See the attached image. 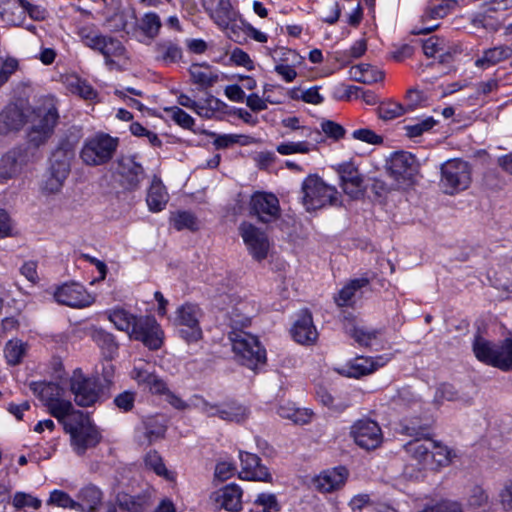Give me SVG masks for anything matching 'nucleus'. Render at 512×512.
I'll return each mask as SVG.
<instances>
[{
  "label": "nucleus",
  "instance_id": "nucleus-13",
  "mask_svg": "<svg viewBox=\"0 0 512 512\" xmlns=\"http://www.w3.org/2000/svg\"><path fill=\"white\" fill-rule=\"evenodd\" d=\"M129 338L142 342L150 350H157L163 343V332L154 317L136 316Z\"/></svg>",
  "mask_w": 512,
  "mask_h": 512
},
{
  "label": "nucleus",
  "instance_id": "nucleus-2",
  "mask_svg": "<svg viewBox=\"0 0 512 512\" xmlns=\"http://www.w3.org/2000/svg\"><path fill=\"white\" fill-rule=\"evenodd\" d=\"M118 146L119 138L108 133L97 132L84 140L79 157L86 166H102L112 160Z\"/></svg>",
  "mask_w": 512,
  "mask_h": 512
},
{
  "label": "nucleus",
  "instance_id": "nucleus-46",
  "mask_svg": "<svg viewBox=\"0 0 512 512\" xmlns=\"http://www.w3.org/2000/svg\"><path fill=\"white\" fill-rule=\"evenodd\" d=\"M281 418L289 419L295 424H306L310 421L312 413L307 409L295 408L289 405H281L277 410Z\"/></svg>",
  "mask_w": 512,
  "mask_h": 512
},
{
  "label": "nucleus",
  "instance_id": "nucleus-61",
  "mask_svg": "<svg viewBox=\"0 0 512 512\" xmlns=\"http://www.w3.org/2000/svg\"><path fill=\"white\" fill-rule=\"evenodd\" d=\"M352 137L355 140H359L371 145H381L383 143V137L368 128L354 130Z\"/></svg>",
  "mask_w": 512,
  "mask_h": 512
},
{
  "label": "nucleus",
  "instance_id": "nucleus-44",
  "mask_svg": "<svg viewBox=\"0 0 512 512\" xmlns=\"http://www.w3.org/2000/svg\"><path fill=\"white\" fill-rule=\"evenodd\" d=\"M27 352V344L19 339L9 340L4 348L5 358L10 365H18Z\"/></svg>",
  "mask_w": 512,
  "mask_h": 512
},
{
  "label": "nucleus",
  "instance_id": "nucleus-8",
  "mask_svg": "<svg viewBox=\"0 0 512 512\" xmlns=\"http://www.w3.org/2000/svg\"><path fill=\"white\" fill-rule=\"evenodd\" d=\"M439 185L447 195H455L466 190L472 181V169L467 161L449 159L441 165Z\"/></svg>",
  "mask_w": 512,
  "mask_h": 512
},
{
  "label": "nucleus",
  "instance_id": "nucleus-22",
  "mask_svg": "<svg viewBox=\"0 0 512 512\" xmlns=\"http://www.w3.org/2000/svg\"><path fill=\"white\" fill-rule=\"evenodd\" d=\"M119 183L127 191H136L145 177L143 166L135 155L121 156L118 160Z\"/></svg>",
  "mask_w": 512,
  "mask_h": 512
},
{
  "label": "nucleus",
  "instance_id": "nucleus-57",
  "mask_svg": "<svg viewBox=\"0 0 512 512\" xmlns=\"http://www.w3.org/2000/svg\"><path fill=\"white\" fill-rule=\"evenodd\" d=\"M489 503V495L487 491L479 485H475L470 489L468 504L474 508L487 506Z\"/></svg>",
  "mask_w": 512,
  "mask_h": 512
},
{
  "label": "nucleus",
  "instance_id": "nucleus-63",
  "mask_svg": "<svg viewBox=\"0 0 512 512\" xmlns=\"http://www.w3.org/2000/svg\"><path fill=\"white\" fill-rule=\"evenodd\" d=\"M19 6L26 12L29 17L35 21H41L46 18L47 11L40 5H34L27 0H16Z\"/></svg>",
  "mask_w": 512,
  "mask_h": 512
},
{
  "label": "nucleus",
  "instance_id": "nucleus-37",
  "mask_svg": "<svg viewBox=\"0 0 512 512\" xmlns=\"http://www.w3.org/2000/svg\"><path fill=\"white\" fill-rule=\"evenodd\" d=\"M154 50L156 60L165 64L175 63L182 58V49L180 46L170 40H162L155 44Z\"/></svg>",
  "mask_w": 512,
  "mask_h": 512
},
{
  "label": "nucleus",
  "instance_id": "nucleus-4",
  "mask_svg": "<svg viewBox=\"0 0 512 512\" xmlns=\"http://www.w3.org/2000/svg\"><path fill=\"white\" fill-rule=\"evenodd\" d=\"M302 204L308 212L321 209L327 205H336L338 191L327 185L318 175L307 176L301 187Z\"/></svg>",
  "mask_w": 512,
  "mask_h": 512
},
{
  "label": "nucleus",
  "instance_id": "nucleus-16",
  "mask_svg": "<svg viewBox=\"0 0 512 512\" xmlns=\"http://www.w3.org/2000/svg\"><path fill=\"white\" fill-rule=\"evenodd\" d=\"M30 117V106L9 103L0 111V135L8 136L18 133L28 123Z\"/></svg>",
  "mask_w": 512,
  "mask_h": 512
},
{
  "label": "nucleus",
  "instance_id": "nucleus-7",
  "mask_svg": "<svg viewBox=\"0 0 512 512\" xmlns=\"http://www.w3.org/2000/svg\"><path fill=\"white\" fill-rule=\"evenodd\" d=\"M228 336L242 365L254 370L265 363L266 351L256 336L243 330H231Z\"/></svg>",
  "mask_w": 512,
  "mask_h": 512
},
{
  "label": "nucleus",
  "instance_id": "nucleus-47",
  "mask_svg": "<svg viewBox=\"0 0 512 512\" xmlns=\"http://www.w3.org/2000/svg\"><path fill=\"white\" fill-rule=\"evenodd\" d=\"M135 318V315L124 309H114L108 315V319L114 326L118 330L126 332L128 335L130 334Z\"/></svg>",
  "mask_w": 512,
  "mask_h": 512
},
{
  "label": "nucleus",
  "instance_id": "nucleus-12",
  "mask_svg": "<svg viewBox=\"0 0 512 512\" xmlns=\"http://www.w3.org/2000/svg\"><path fill=\"white\" fill-rule=\"evenodd\" d=\"M129 338L142 342L150 350H157L163 343V332L154 317L136 316Z\"/></svg>",
  "mask_w": 512,
  "mask_h": 512
},
{
  "label": "nucleus",
  "instance_id": "nucleus-14",
  "mask_svg": "<svg viewBox=\"0 0 512 512\" xmlns=\"http://www.w3.org/2000/svg\"><path fill=\"white\" fill-rule=\"evenodd\" d=\"M402 432L415 437L414 440L404 445L406 453L422 468L428 467L431 464V450L435 446V441L428 438L422 428L404 426Z\"/></svg>",
  "mask_w": 512,
  "mask_h": 512
},
{
  "label": "nucleus",
  "instance_id": "nucleus-25",
  "mask_svg": "<svg viewBox=\"0 0 512 512\" xmlns=\"http://www.w3.org/2000/svg\"><path fill=\"white\" fill-rule=\"evenodd\" d=\"M211 500L216 509L237 512L242 508V490L236 484H229L213 492Z\"/></svg>",
  "mask_w": 512,
  "mask_h": 512
},
{
  "label": "nucleus",
  "instance_id": "nucleus-34",
  "mask_svg": "<svg viewBox=\"0 0 512 512\" xmlns=\"http://www.w3.org/2000/svg\"><path fill=\"white\" fill-rule=\"evenodd\" d=\"M143 444L151 445L154 442L164 438L167 426L163 418L156 416L147 417L143 421Z\"/></svg>",
  "mask_w": 512,
  "mask_h": 512
},
{
  "label": "nucleus",
  "instance_id": "nucleus-41",
  "mask_svg": "<svg viewBox=\"0 0 512 512\" xmlns=\"http://www.w3.org/2000/svg\"><path fill=\"white\" fill-rule=\"evenodd\" d=\"M161 27V19L155 12L145 13L138 23V29L150 40L158 36Z\"/></svg>",
  "mask_w": 512,
  "mask_h": 512
},
{
  "label": "nucleus",
  "instance_id": "nucleus-40",
  "mask_svg": "<svg viewBox=\"0 0 512 512\" xmlns=\"http://www.w3.org/2000/svg\"><path fill=\"white\" fill-rule=\"evenodd\" d=\"M317 143L309 138L302 141H288L277 145L276 150L281 155L308 154L316 149Z\"/></svg>",
  "mask_w": 512,
  "mask_h": 512
},
{
  "label": "nucleus",
  "instance_id": "nucleus-31",
  "mask_svg": "<svg viewBox=\"0 0 512 512\" xmlns=\"http://www.w3.org/2000/svg\"><path fill=\"white\" fill-rule=\"evenodd\" d=\"M168 201L169 194L166 187L159 177L154 176L146 195V203L149 211L156 213L164 210Z\"/></svg>",
  "mask_w": 512,
  "mask_h": 512
},
{
  "label": "nucleus",
  "instance_id": "nucleus-30",
  "mask_svg": "<svg viewBox=\"0 0 512 512\" xmlns=\"http://www.w3.org/2000/svg\"><path fill=\"white\" fill-rule=\"evenodd\" d=\"M386 362L387 359L383 356H378L376 358L357 357L350 363L344 374L347 377L360 378L373 373L379 367L384 366Z\"/></svg>",
  "mask_w": 512,
  "mask_h": 512
},
{
  "label": "nucleus",
  "instance_id": "nucleus-39",
  "mask_svg": "<svg viewBox=\"0 0 512 512\" xmlns=\"http://www.w3.org/2000/svg\"><path fill=\"white\" fill-rule=\"evenodd\" d=\"M351 74L355 80L365 84L376 83L381 81L384 77V74L381 70L366 63L353 66L351 68Z\"/></svg>",
  "mask_w": 512,
  "mask_h": 512
},
{
  "label": "nucleus",
  "instance_id": "nucleus-23",
  "mask_svg": "<svg viewBox=\"0 0 512 512\" xmlns=\"http://www.w3.org/2000/svg\"><path fill=\"white\" fill-rule=\"evenodd\" d=\"M241 461L240 478L250 481L270 482L272 477L261 459L253 453L239 451Z\"/></svg>",
  "mask_w": 512,
  "mask_h": 512
},
{
  "label": "nucleus",
  "instance_id": "nucleus-15",
  "mask_svg": "<svg viewBox=\"0 0 512 512\" xmlns=\"http://www.w3.org/2000/svg\"><path fill=\"white\" fill-rule=\"evenodd\" d=\"M386 169L395 180L396 188H406L411 185L416 171L415 158L409 152H395L387 160Z\"/></svg>",
  "mask_w": 512,
  "mask_h": 512
},
{
  "label": "nucleus",
  "instance_id": "nucleus-3",
  "mask_svg": "<svg viewBox=\"0 0 512 512\" xmlns=\"http://www.w3.org/2000/svg\"><path fill=\"white\" fill-rule=\"evenodd\" d=\"M73 157L74 152L69 143H62L53 151L49 159L46 179L42 185L45 193L55 194L62 189L70 174Z\"/></svg>",
  "mask_w": 512,
  "mask_h": 512
},
{
  "label": "nucleus",
  "instance_id": "nucleus-26",
  "mask_svg": "<svg viewBox=\"0 0 512 512\" xmlns=\"http://www.w3.org/2000/svg\"><path fill=\"white\" fill-rule=\"evenodd\" d=\"M349 472L344 466H338L322 471L315 479L316 489L322 493H330L342 488Z\"/></svg>",
  "mask_w": 512,
  "mask_h": 512
},
{
  "label": "nucleus",
  "instance_id": "nucleus-64",
  "mask_svg": "<svg viewBox=\"0 0 512 512\" xmlns=\"http://www.w3.org/2000/svg\"><path fill=\"white\" fill-rule=\"evenodd\" d=\"M120 504L128 512H145L150 506L145 497H128L121 501Z\"/></svg>",
  "mask_w": 512,
  "mask_h": 512
},
{
  "label": "nucleus",
  "instance_id": "nucleus-54",
  "mask_svg": "<svg viewBox=\"0 0 512 512\" xmlns=\"http://www.w3.org/2000/svg\"><path fill=\"white\" fill-rule=\"evenodd\" d=\"M47 503L61 508H70L74 510H77L80 505L76 503L68 493L61 490L52 491Z\"/></svg>",
  "mask_w": 512,
  "mask_h": 512
},
{
  "label": "nucleus",
  "instance_id": "nucleus-33",
  "mask_svg": "<svg viewBox=\"0 0 512 512\" xmlns=\"http://www.w3.org/2000/svg\"><path fill=\"white\" fill-rule=\"evenodd\" d=\"M77 498L76 503L80 504L78 511L95 512L101 505L103 493L98 487L90 484L79 491Z\"/></svg>",
  "mask_w": 512,
  "mask_h": 512
},
{
  "label": "nucleus",
  "instance_id": "nucleus-56",
  "mask_svg": "<svg viewBox=\"0 0 512 512\" xmlns=\"http://www.w3.org/2000/svg\"><path fill=\"white\" fill-rule=\"evenodd\" d=\"M41 500L33 497L32 495L25 492H17L14 494L12 499V505L17 509H23L25 507H31L33 509H39L41 507Z\"/></svg>",
  "mask_w": 512,
  "mask_h": 512
},
{
  "label": "nucleus",
  "instance_id": "nucleus-43",
  "mask_svg": "<svg viewBox=\"0 0 512 512\" xmlns=\"http://www.w3.org/2000/svg\"><path fill=\"white\" fill-rule=\"evenodd\" d=\"M506 51L507 50L503 45L487 49L483 52V55L475 61V66L478 68L486 69L492 65H495L500 61L508 58Z\"/></svg>",
  "mask_w": 512,
  "mask_h": 512
},
{
  "label": "nucleus",
  "instance_id": "nucleus-49",
  "mask_svg": "<svg viewBox=\"0 0 512 512\" xmlns=\"http://www.w3.org/2000/svg\"><path fill=\"white\" fill-rule=\"evenodd\" d=\"M282 125L292 130H300L302 137L309 138L314 142H319L321 140V132L319 130L307 126H300V120L297 117H288L283 119Z\"/></svg>",
  "mask_w": 512,
  "mask_h": 512
},
{
  "label": "nucleus",
  "instance_id": "nucleus-48",
  "mask_svg": "<svg viewBox=\"0 0 512 512\" xmlns=\"http://www.w3.org/2000/svg\"><path fill=\"white\" fill-rule=\"evenodd\" d=\"M171 221L176 230L189 229L195 231L198 229L197 218L188 211H178L171 217Z\"/></svg>",
  "mask_w": 512,
  "mask_h": 512
},
{
  "label": "nucleus",
  "instance_id": "nucleus-24",
  "mask_svg": "<svg viewBox=\"0 0 512 512\" xmlns=\"http://www.w3.org/2000/svg\"><path fill=\"white\" fill-rule=\"evenodd\" d=\"M457 5L455 0H430L422 15L423 27L418 34H428L438 28V24H428L430 20H439L447 16Z\"/></svg>",
  "mask_w": 512,
  "mask_h": 512
},
{
  "label": "nucleus",
  "instance_id": "nucleus-32",
  "mask_svg": "<svg viewBox=\"0 0 512 512\" xmlns=\"http://www.w3.org/2000/svg\"><path fill=\"white\" fill-rule=\"evenodd\" d=\"M238 12L232 7L230 0H217L211 12V18L222 29H231L234 32V23L237 20Z\"/></svg>",
  "mask_w": 512,
  "mask_h": 512
},
{
  "label": "nucleus",
  "instance_id": "nucleus-28",
  "mask_svg": "<svg viewBox=\"0 0 512 512\" xmlns=\"http://www.w3.org/2000/svg\"><path fill=\"white\" fill-rule=\"evenodd\" d=\"M56 301L60 304L81 308L90 304V297L81 285L66 284L58 288L54 294Z\"/></svg>",
  "mask_w": 512,
  "mask_h": 512
},
{
  "label": "nucleus",
  "instance_id": "nucleus-10",
  "mask_svg": "<svg viewBox=\"0 0 512 512\" xmlns=\"http://www.w3.org/2000/svg\"><path fill=\"white\" fill-rule=\"evenodd\" d=\"M193 406L208 417H218L224 421L240 423L249 416V410L236 401L210 403L202 396L195 395Z\"/></svg>",
  "mask_w": 512,
  "mask_h": 512
},
{
  "label": "nucleus",
  "instance_id": "nucleus-20",
  "mask_svg": "<svg viewBox=\"0 0 512 512\" xmlns=\"http://www.w3.org/2000/svg\"><path fill=\"white\" fill-rule=\"evenodd\" d=\"M239 234L255 260L261 261L267 257L270 244L265 232L249 222H242L239 225Z\"/></svg>",
  "mask_w": 512,
  "mask_h": 512
},
{
  "label": "nucleus",
  "instance_id": "nucleus-11",
  "mask_svg": "<svg viewBox=\"0 0 512 512\" xmlns=\"http://www.w3.org/2000/svg\"><path fill=\"white\" fill-rule=\"evenodd\" d=\"M174 324L179 328L180 336L187 342H197L202 338L200 319L203 316L197 304L185 303L177 308Z\"/></svg>",
  "mask_w": 512,
  "mask_h": 512
},
{
  "label": "nucleus",
  "instance_id": "nucleus-60",
  "mask_svg": "<svg viewBox=\"0 0 512 512\" xmlns=\"http://www.w3.org/2000/svg\"><path fill=\"white\" fill-rule=\"evenodd\" d=\"M349 334L355 339L357 343L363 346H368L372 340L376 339L377 331L367 330L364 327L354 326L350 329Z\"/></svg>",
  "mask_w": 512,
  "mask_h": 512
},
{
  "label": "nucleus",
  "instance_id": "nucleus-27",
  "mask_svg": "<svg viewBox=\"0 0 512 512\" xmlns=\"http://www.w3.org/2000/svg\"><path fill=\"white\" fill-rule=\"evenodd\" d=\"M294 340L300 344H312L318 338V332L313 324L311 313L307 310H301L292 329Z\"/></svg>",
  "mask_w": 512,
  "mask_h": 512
},
{
  "label": "nucleus",
  "instance_id": "nucleus-38",
  "mask_svg": "<svg viewBox=\"0 0 512 512\" xmlns=\"http://www.w3.org/2000/svg\"><path fill=\"white\" fill-rule=\"evenodd\" d=\"M423 52L427 57L439 55L440 61L445 62L452 52L447 42L440 37L432 36L423 42Z\"/></svg>",
  "mask_w": 512,
  "mask_h": 512
},
{
  "label": "nucleus",
  "instance_id": "nucleus-1",
  "mask_svg": "<svg viewBox=\"0 0 512 512\" xmlns=\"http://www.w3.org/2000/svg\"><path fill=\"white\" fill-rule=\"evenodd\" d=\"M59 422L70 436L72 450L79 456L84 455L87 450L95 448L102 439L97 426L82 411L74 409Z\"/></svg>",
  "mask_w": 512,
  "mask_h": 512
},
{
  "label": "nucleus",
  "instance_id": "nucleus-50",
  "mask_svg": "<svg viewBox=\"0 0 512 512\" xmlns=\"http://www.w3.org/2000/svg\"><path fill=\"white\" fill-rule=\"evenodd\" d=\"M462 397L455 387L451 384H441L435 392L434 403L436 405H442L444 401H461Z\"/></svg>",
  "mask_w": 512,
  "mask_h": 512
},
{
  "label": "nucleus",
  "instance_id": "nucleus-42",
  "mask_svg": "<svg viewBox=\"0 0 512 512\" xmlns=\"http://www.w3.org/2000/svg\"><path fill=\"white\" fill-rule=\"evenodd\" d=\"M98 51L105 57L106 64L111 66L114 64L112 57L124 55L125 47L118 39L105 36Z\"/></svg>",
  "mask_w": 512,
  "mask_h": 512
},
{
  "label": "nucleus",
  "instance_id": "nucleus-5",
  "mask_svg": "<svg viewBox=\"0 0 512 512\" xmlns=\"http://www.w3.org/2000/svg\"><path fill=\"white\" fill-rule=\"evenodd\" d=\"M475 357L490 366L503 371L512 369V339H505L501 345L493 344L477 335L473 341Z\"/></svg>",
  "mask_w": 512,
  "mask_h": 512
},
{
  "label": "nucleus",
  "instance_id": "nucleus-59",
  "mask_svg": "<svg viewBox=\"0 0 512 512\" xmlns=\"http://www.w3.org/2000/svg\"><path fill=\"white\" fill-rule=\"evenodd\" d=\"M165 111L170 114L173 121L184 129H191L194 125V119L177 106L166 108Z\"/></svg>",
  "mask_w": 512,
  "mask_h": 512
},
{
  "label": "nucleus",
  "instance_id": "nucleus-35",
  "mask_svg": "<svg viewBox=\"0 0 512 512\" xmlns=\"http://www.w3.org/2000/svg\"><path fill=\"white\" fill-rule=\"evenodd\" d=\"M90 336L101 349L102 354L106 359L114 358L118 351V344L111 333L101 328H94L92 329Z\"/></svg>",
  "mask_w": 512,
  "mask_h": 512
},
{
  "label": "nucleus",
  "instance_id": "nucleus-6",
  "mask_svg": "<svg viewBox=\"0 0 512 512\" xmlns=\"http://www.w3.org/2000/svg\"><path fill=\"white\" fill-rule=\"evenodd\" d=\"M59 115L53 104L31 108V117L28 122L31 126L27 133L29 144L35 148L44 145L52 136Z\"/></svg>",
  "mask_w": 512,
  "mask_h": 512
},
{
  "label": "nucleus",
  "instance_id": "nucleus-52",
  "mask_svg": "<svg viewBox=\"0 0 512 512\" xmlns=\"http://www.w3.org/2000/svg\"><path fill=\"white\" fill-rule=\"evenodd\" d=\"M78 35L81 38L85 46L98 51L101 43L104 39V35H101L91 27H81L78 31Z\"/></svg>",
  "mask_w": 512,
  "mask_h": 512
},
{
  "label": "nucleus",
  "instance_id": "nucleus-9",
  "mask_svg": "<svg viewBox=\"0 0 512 512\" xmlns=\"http://www.w3.org/2000/svg\"><path fill=\"white\" fill-rule=\"evenodd\" d=\"M30 388L47 407L48 412L58 421L74 410L72 403L62 398L63 390L58 384L33 382L30 384Z\"/></svg>",
  "mask_w": 512,
  "mask_h": 512
},
{
  "label": "nucleus",
  "instance_id": "nucleus-18",
  "mask_svg": "<svg viewBox=\"0 0 512 512\" xmlns=\"http://www.w3.org/2000/svg\"><path fill=\"white\" fill-rule=\"evenodd\" d=\"M70 388L77 405L88 407L98 401L101 384L97 377H85L81 373H75L71 379Z\"/></svg>",
  "mask_w": 512,
  "mask_h": 512
},
{
  "label": "nucleus",
  "instance_id": "nucleus-45",
  "mask_svg": "<svg viewBox=\"0 0 512 512\" xmlns=\"http://www.w3.org/2000/svg\"><path fill=\"white\" fill-rule=\"evenodd\" d=\"M189 72L194 83L205 87L212 86L218 78L206 65L193 64Z\"/></svg>",
  "mask_w": 512,
  "mask_h": 512
},
{
  "label": "nucleus",
  "instance_id": "nucleus-62",
  "mask_svg": "<svg viewBox=\"0 0 512 512\" xmlns=\"http://www.w3.org/2000/svg\"><path fill=\"white\" fill-rule=\"evenodd\" d=\"M145 464L159 476H167V469L162 458L156 451H150L145 456Z\"/></svg>",
  "mask_w": 512,
  "mask_h": 512
},
{
  "label": "nucleus",
  "instance_id": "nucleus-36",
  "mask_svg": "<svg viewBox=\"0 0 512 512\" xmlns=\"http://www.w3.org/2000/svg\"><path fill=\"white\" fill-rule=\"evenodd\" d=\"M371 281V277L368 274L363 275L360 278H355L350 280L338 293V296L335 297V302L338 306H348L351 304V301L356 293V291L360 290L363 287H366Z\"/></svg>",
  "mask_w": 512,
  "mask_h": 512
},
{
  "label": "nucleus",
  "instance_id": "nucleus-21",
  "mask_svg": "<svg viewBox=\"0 0 512 512\" xmlns=\"http://www.w3.org/2000/svg\"><path fill=\"white\" fill-rule=\"evenodd\" d=\"M250 213L263 223H270L280 216L278 198L267 192H256L250 199Z\"/></svg>",
  "mask_w": 512,
  "mask_h": 512
},
{
  "label": "nucleus",
  "instance_id": "nucleus-17",
  "mask_svg": "<svg viewBox=\"0 0 512 512\" xmlns=\"http://www.w3.org/2000/svg\"><path fill=\"white\" fill-rule=\"evenodd\" d=\"M32 159L29 147H13L0 158V179L6 181L18 176Z\"/></svg>",
  "mask_w": 512,
  "mask_h": 512
},
{
  "label": "nucleus",
  "instance_id": "nucleus-53",
  "mask_svg": "<svg viewBox=\"0 0 512 512\" xmlns=\"http://www.w3.org/2000/svg\"><path fill=\"white\" fill-rule=\"evenodd\" d=\"M69 88L72 93L79 95L83 99L92 100L97 93L90 84L80 78L74 77L69 82Z\"/></svg>",
  "mask_w": 512,
  "mask_h": 512
},
{
  "label": "nucleus",
  "instance_id": "nucleus-58",
  "mask_svg": "<svg viewBox=\"0 0 512 512\" xmlns=\"http://www.w3.org/2000/svg\"><path fill=\"white\" fill-rule=\"evenodd\" d=\"M406 112V109L399 103H383L378 108L379 117L383 120H392Z\"/></svg>",
  "mask_w": 512,
  "mask_h": 512
},
{
  "label": "nucleus",
  "instance_id": "nucleus-19",
  "mask_svg": "<svg viewBox=\"0 0 512 512\" xmlns=\"http://www.w3.org/2000/svg\"><path fill=\"white\" fill-rule=\"evenodd\" d=\"M350 435L355 443L365 450L377 448L383 440L380 426L370 419H360L355 422L351 427Z\"/></svg>",
  "mask_w": 512,
  "mask_h": 512
},
{
  "label": "nucleus",
  "instance_id": "nucleus-29",
  "mask_svg": "<svg viewBox=\"0 0 512 512\" xmlns=\"http://www.w3.org/2000/svg\"><path fill=\"white\" fill-rule=\"evenodd\" d=\"M341 186L343 191L353 199H359L364 196L365 186L362 175L358 169L352 165H346L341 170Z\"/></svg>",
  "mask_w": 512,
  "mask_h": 512
},
{
  "label": "nucleus",
  "instance_id": "nucleus-51",
  "mask_svg": "<svg viewBox=\"0 0 512 512\" xmlns=\"http://www.w3.org/2000/svg\"><path fill=\"white\" fill-rule=\"evenodd\" d=\"M436 123L437 121L433 117H427L417 123L405 125L404 130L407 137L416 138L430 131Z\"/></svg>",
  "mask_w": 512,
  "mask_h": 512
},
{
  "label": "nucleus",
  "instance_id": "nucleus-55",
  "mask_svg": "<svg viewBox=\"0 0 512 512\" xmlns=\"http://www.w3.org/2000/svg\"><path fill=\"white\" fill-rule=\"evenodd\" d=\"M452 458V451L444 445L435 441V446L431 450V464L435 463L437 467L447 466Z\"/></svg>",
  "mask_w": 512,
  "mask_h": 512
}]
</instances>
